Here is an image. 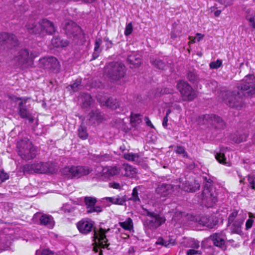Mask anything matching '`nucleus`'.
I'll return each mask as SVG.
<instances>
[{"mask_svg": "<svg viewBox=\"0 0 255 255\" xmlns=\"http://www.w3.org/2000/svg\"><path fill=\"white\" fill-rule=\"evenodd\" d=\"M174 191V186L171 184L162 183L158 185L155 192L161 197H166Z\"/></svg>", "mask_w": 255, "mask_h": 255, "instance_id": "nucleus-18", "label": "nucleus"}, {"mask_svg": "<svg viewBox=\"0 0 255 255\" xmlns=\"http://www.w3.org/2000/svg\"><path fill=\"white\" fill-rule=\"evenodd\" d=\"M199 251L194 249H190L187 251L186 255H194L198 253Z\"/></svg>", "mask_w": 255, "mask_h": 255, "instance_id": "nucleus-60", "label": "nucleus"}, {"mask_svg": "<svg viewBox=\"0 0 255 255\" xmlns=\"http://www.w3.org/2000/svg\"><path fill=\"white\" fill-rule=\"evenodd\" d=\"M121 169L122 174L125 177L132 178L136 173V169L128 164H123Z\"/></svg>", "mask_w": 255, "mask_h": 255, "instance_id": "nucleus-22", "label": "nucleus"}, {"mask_svg": "<svg viewBox=\"0 0 255 255\" xmlns=\"http://www.w3.org/2000/svg\"><path fill=\"white\" fill-rule=\"evenodd\" d=\"M80 84H81V81L80 80H76L74 83L70 85L69 86L71 87V88L74 91H76V89L80 85Z\"/></svg>", "mask_w": 255, "mask_h": 255, "instance_id": "nucleus-56", "label": "nucleus"}, {"mask_svg": "<svg viewBox=\"0 0 255 255\" xmlns=\"http://www.w3.org/2000/svg\"><path fill=\"white\" fill-rule=\"evenodd\" d=\"M144 120L147 126L150 127L152 128H154L153 125L152 124L151 122L150 121L149 118L148 117H145L144 118Z\"/></svg>", "mask_w": 255, "mask_h": 255, "instance_id": "nucleus-59", "label": "nucleus"}, {"mask_svg": "<svg viewBox=\"0 0 255 255\" xmlns=\"http://www.w3.org/2000/svg\"><path fill=\"white\" fill-rule=\"evenodd\" d=\"M203 121L215 127H223L224 123L222 119L219 116L214 114L205 115L203 117Z\"/></svg>", "mask_w": 255, "mask_h": 255, "instance_id": "nucleus-20", "label": "nucleus"}, {"mask_svg": "<svg viewBox=\"0 0 255 255\" xmlns=\"http://www.w3.org/2000/svg\"><path fill=\"white\" fill-rule=\"evenodd\" d=\"M147 215L153 218L149 221L147 225L150 229H155L165 222L166 219L164 217H161L159 214L154 212L147 211Z\"/></svg>", "mask_w": 255, "mask_h": 255, "instance_id": "nucleus-14", "label": "nucleus"}, {"mask_svg": "<svg viewBox=\"0 0 255 255\" xmlns=\"http://www.w3.org/2000/svg\"><path fill=\"white\" fill-rule=\"evenodd\" d=\"M82 108H88L94 102V100L91 96L88 94H84L82 96Z\"/></svg>", "mask_w": 255, "mask_h": 255, "instance_id": "nucleus-34", "label": "nucleus"}, {"mask_svg": "<svg viewBox=\"0 0 255 255\" xmlns=\"http://www.w3.org/2000/svg\"><path fill=\"white\" fill-rule=\"evenodd\" d=\"M110 230V229L107 230L100 228L99 232L97 233L95 229H94V237L97 239L99 242V245H95L93 247V251L95 253H98V255H103V251L101 248H107L108 249L110 244L108 243V240L107 238L106 234Z\"/></svg>", "mask_w": 255, "mask_h": 255, "instance_id": "nucleus-8", "label": "nucleus"}, {"mask_svg": "<svg viewBox=\"0 0 255 255\" xmlns=\"http://www.w3.org/2000/svg\"><path fill=\"white\" fill-rule=\"evenodd\" d=\"M17 111L18 115L22 119L27 117V115L30 114L22 101L18 103Z\"/></svg>", "mask_w": 255, "mask_h": 255, "instance_id": "nucleus-31", "label": "nucleus"}, {"mask_svg": "<svg viewBox=\"0 0 255 255\" xmlns=\"http://www.w3.org/2000/svg\"><path fill=\"white\" fill-rule=\"evenodd\" d=\"M244 220L242 219H237L234 221L231 225V231L233 234H236L238 235L243 234L242 230V226L243 224Z\"/></svg>", "mask_w": 255, "mask_h": 255, "instance_id": "nucleus-26", "label": "nucleus"}, {"mask_svg": "<svg viewBox=\"0 0 255 255\" xmlns=\"http://www.w3.org/2000/svg\"><path fill=\"white\" fill-rule=\"evenodd\" d=\"M63 29L69 38L78 39L82 34L81 28L76 23L72 20L65 23Z\"/></svg>", "mask_w": 255, "mask_h": 255, "instance_id": "nucleus-10", "label": "nucleus"}, {"mask_svg": "<svg viewBox=\"0 0 255 255\" xmlns=\"http://www.w3.org/2000/svg\"><path fill=\"white\" fill-rule=\"evenodd\" d=\"M9 179L8 174L3 170H0V182H3Z\"/></svg>", "mask_w": 255, "mask_h": 255, "instance_id": "nucleus-47", "label": "nucleus"}, {"mask_svg": "<svg viewBox=\"0 0 255 255\" xmlns=\"http://www.w3.org/2000/svg\"><path fill=\"white\" fill-rule=\"evenodd\" d=\"M124 158L128 161H134L136 158V155L132 152L125 153L124 154Z\"/></svg>", "mask_w": 255, "mask_h": 255, "instance_id": "nucleus-46", "label": "nucleus"}, {"mask_svg": "<svg viewBox=\"0 0 255 255\" xmlns=\"http://www.w3.org/2000/svg\"><path fill=\"white\" fill-rule=\"evenodd\" d=\"M36 56L37 55H34L32 52L30 54L27 49L24 48L15 51L11 60L20 67L27 68L32 66Z\"/></svg>", "mask_w": 255, "mask_h": 255, "instance_id": "nucleus-2", "label": "nucleus"}, {"mask_svg": "<svg viewBox=\"0 0 255 255\" xmlns=\"http://www.w3.org/2000/svg\"><path fill=\"white\" fill-rule=\"evenodd\" d=\"M121 172V167L116 166H106L103 169L102 175L110 177L119 175Z\"/></svg>", "mask_w": 255, "mask_h": 255, "instance_id": "nucleus-21", "label": "nucleus"}, {"mask_svg": "<svg viewBox=\"0 0 255 255\" xmlns=\"http://www.w3.org/2000/svg\"><path fill=\"white\" fill-rule=\"evenodd\" d=\"M168 121V117H167V116H165L163 118V121H162V126L164 128H166V127L167 126Z\"/></svg>", "mask_w": 255, "mask_h": 255, "instance_id": "nucleus-62", "label": "nucleus"}, {"mask_svg": "<svg viewBox=\"0 0 255 255\" xmlns=\"http://www.w3.org/2000/svg\"><path fill=\"white\" fill-rule=\"evenodd\" d=\"M248 181L250 187L252 189L255 190V176L252 175H249L248 176Z\"/></svg>", "mask_w": 255, "mask_h": 255, "instance_id": "nucleus-45", "label": "nucleus"}, {"mask_svg": "<svg viewBox=\"0 0 255 255\" xmlns=\"http://www.w3.org/2000/svg\"><path fill=\"white\" fill-rule=\"evenodd\" d=\"M174 90L172 88L165 87L162 89L160 91V94H172L174 93Z\"/></svg>", "mask_w": 255, "mask_h": 255, "instance_id": "nucleus-49", "label": "nucleus"}, {"mask_svg": "<svg viewBox=\"0 0 255 255\" xmlns=\"http://www.w3.org/2000/svg\"><path fill=\"white\" fill-rule=\"evenodd\" d=\"M219 2L227 7L233 4L234 0H219Z\"/></svg>", "mask_w": 255, "mask_h": 255, "instance_id": "nucleus-53", "label": "nucleus"}, {"mask_svg": "<svg viewBox=\"0 0 255 255\" xmlns=\"http://www.w3.org/2000/svg\"><path fill=\"white\" fill-rule=\"evenodd\" d=\"M237 89L241 92V96H252L255 95V84L250 85L249 83H242L237 86Z\"/></svg>", "mask_w": 255, "mask_h": 255, "instance_id": "nucleus-17", "label": "nucleus"}, {"mask_svg": "<svg viewBox=\"0 0 255 255\" xmlns=\"http://www.w3.org/2000/svg\"><path fill=\"white\" fill-rule=\"evenodd\" d=\"M127 61L130 64L131 68L138 67L141 64V58L140 55L132 54L128 57Z\"/></svg>", "mask_w": 255, "mask_h": 255, "instance_id": "nucleus-25", "label": "nucleus"}, {"mask_svg": "<svg viewBox=\"0 0 255 255\" xmlns=\"http://www.w3.org/2000/svg\"><path fill=\"white\" fill-rule=\"evenodd\" d=\"M92 169L88 166H68L62 169V173L71 179L79 178L82 176L89 174Z\"/></svg>", "mask_w": 255, "mask_h": 255, "instance_id": "nucleus-7", "label": "nucleus"}, {"mask_svg": "<svg viewBox=\"0 0 255 255\" xmlns=\"http://www.w3.org/2000/svg\"><path fill=\"white\" fill-rule=\"evenodd\" d=\"M16 151L23 160L29 161L34 159L37 155V148L27 137H23L17 141Z\"/></svg>", "mask_w": 255, "mask_h": 255, "instance_id": "nucleus-1", "label": "nucleus"}, {"mask_svg": "<svg viewBox=\"0 0 255 255\" xmlns=\"http://www.w3.org/2000/svg\"><path fill=\"white\" fill-rule=\"evenodd\" d=\"M100 52H101L100 51H94L92 55V58L91 60H94L97 58L99 57Z\"/></svg>", "mask_w": 255, "mask_h": 255, "instance_id": "nucleus-61", "label": "nucleus"}, {"mask_svg": "<svg viewBox=\"0 0 255 255\" xmlns=\"http://www.w3.org/2000/svg\"><path fill=\"white\" fill-rule=\"evenodd\" d=\"M39 67L53 73L60 71V63L57 59L53 56L44 57L39 60Z\"/></svg>", "mask_w": 255, "mask_h": 255, "instance_id": "nucleus-9", "label": "nucleus"}, {"mask_svg": "<svg viewBox=\"0 0 255 255\" xmlns=\"http://www.w3.org/2000/svg\"><path fill=\"white\" fill-rule=\"evenodd\" d=\"M176 88L180 93L183 101L190 102L197 97L196 92L186 81L179 80L177 82Z\"/></svg>", "mask_w": 255, "mask_h": 255, "instance_id": "nucleus-6", "label": "nucleus"}, {"mask_svg": "<svg viewBox=\"0 0 255 255\" xmlns=\"http://www.w3.org/2000/svg\"><path fill=\"white\" fill-rule=\"evenodd\" d=\"M105 104L107 107L112 110H116L120 107V103L118 100L113 98H108Z\"/></svg>", "mask_w": 255, "mask_h": 255, "instance_id": "nucleus-35", "label": "nucleus"}, {"mask_svg": "<svg viewBox=\"0 0 255 255\" xmlns=\"http://www.w3.org/2000/svg\"><path fill=\"white\" fill-rule=\"evenodd\" d=\"M246 77L249 80L255 81V75L254 74H248L246 76Z\"/></svg>", "mask_w": 255, "mask_h": 255, "instance_id": "nucleus-64", "label": "nucleus"}, {"mask_svg": "<svg viewBox=\"0 0 255 255\" xmlns=\"http://www.w3.org/2000/svg\"><path fill=\"white\" fill-rule=\"evenodd\" d=\"M78 135L82 140H86L88 137L87 128L82 124L80 126L78 129Z\"/></svg>", "mask_w": 255, "mask_h": 255, "instance_id": "nucleus-36", "label": "nucleus"}, {"mask_svg": "<svg viewBox=\"0 0 255 255\" xmlns=\"http://www.w3.org/2000/svg\"><path fill=\"white\" fill-rule=\"evenodd\" d=\"M254 220L251 218L248 219L246 223V230H248L251 229L253 226Z\"/></svg>", "mask_w": 255, "mask_h": 255, "instance_id": "nucleus-54", "label": "nucleus"}, {"mask_svg": "<svg viewBox=\"0 0 255 255\" xmlns=\"http://www.w3.org/2000/svg\"><path fill=\"white\" fill-rule=\"evenodd\" d=\"M238 211L237 210H234L229 216L228 218V226H230L234 221L236 220V218L238 216Z\"/></svg>", "mask_w": 255, "mask_h": 255, "instance_id": "nucleus-41", "label": "nucleus"}, {"mask_svg": "<svg viewBox=\"0 0 255 255\" xmlns=\"http://www.w3.org/2000/svg\"><path fill=\"white\" fill-rule=\"evenodd\" d=\"M132 30H133L132 25V23L131 22H130V23H128V24H127L126 29H125V30L124 32V34L126 36H128L132 33Z\"/></svg>", "mask_w": 255, "mask_h": 255, "instance_id": "nucleus-48", "label": "nucleus"}, {"mask_svg": "<svg viewBox=\"0 0 255 255\" xmlns=\"http://www.w3.org/2000/svg\"><path fill=\"white\" fill-rule=\"evenodd\" d=\"M94 223L89 218H83L76 223V227L79 232L83 235H87L93 228Z\"/></svg>", "mask_w": 255, "mask_h": 255, "instance_id": "nucleus-12", "label": "nucleus"}, {"mask_svg": "<svg viewBox=\"0 0 255 255\" xmlns=\"http://www.w3.org/2000/svg\"><path fill=\"white\" fill-rule=\"evenodd\" d=\"M119 224L123 229L126 230H130L133 228L132 221L130 218H128L125 222H120Z\"/></svg>", "mask_w": 255, "mask_h": 255, "instance_id": "nucleus-37", "label": "nucleus"}, {"mask_svg": "<svg viewBox=\"0 0 255 255\" xmlns=\"http://www.w3.org/2000/svg\"><path fill=\"white\" fill-rule=\"evenodd\" d=\"M36 167L37 173L38 174H53L58 171L56 164L50 162L36 163Z\"/></svg>", "mask_w": 255, "mask_h": 255, "instance_id": "nucleus-11", "label": "nucleus"}, {"mask_svg": "<svg viewBox=\"0 0 255 255\" xmlns=\"http://www.w3.org/2000/svg\"><path fill=\"white\" fill-rule=\"evenodd\" d=\"M51 44L56 48L64 47L68 45L69 42L67 40L61 39L59 36H54L51 40Z\"/></svg>", "mask_w": 255, "mask_h": 255, "instance_id": "nucleus-29", "label": "nucleus"}, {"mask_svg": "<svg viewBox=\"0 0 255 255\" xmlns=\"http://www.w3.org/2000/svg\"><path fill=\"white\" fill-rule=\"evenodd\" d=\"M106 200L115 205H123L127 201L126 195H118L117 196L107 197Z\"/></svg>", "mask_w": 255, "mask_h": 255, "instance_id": "nucleus-28", "label": "nucleus"}, {"mask_svg": "<svg viewBox=\"0 0 255 255\" xmlns=\"http://www.w3.org/2000/svg\"><path fill=\"white\" fill-rule=\"evenodd\" d=\"M84 202L86 206L87 213L88 214L95 212L99 213L103 210L101 206H95L97 202L95 197L86 196L84 197Z\"/></svg>", "mask_w": 255, "mask_h": 255, "instance_id": "nucleus-15", "label": "nucleus"}, {"mask_svg": "<svg viewBox=\"0 0 255 255\" xmlns=\"http://www.w3.org/2000/svg\"><path fill=\"white\" fill-rule=\"evenodd\" d=\"M151 64L155 67L159 69H164L166 64L160 59H155V60L151 61Z\"/></svg>", "mask_w": 255, "mask_h": 255, "instance_id": "nucleus-39", "label": "nucleus"}, {"mask_svg": "<svg viewBox=\"0 0 255 255\" xmlns=\"http://www.w3.org/2000/svg\"><path fill=\"white\" fill-rule=\"evenodd\" d=\"M189 39L190 40V41H189L188 42V44H192V43H194L196 42V41L197 40L196 39V37H192V36H189Z\"/></svg>", "mask_w": 255, "mask_h": 255, "instance_id": "nucleus-63", "label": "nucleus"}, {"mask_svg": "<svg viewBox=\"0 0 255 255\" xmlns=\"http://www.w3.org/2000/svg\"><path fill=\"white\" fill-rule=\"evenodd\" d=\"M187 76L188 80L192 83H194L196 80V76L193 72L189 71L187 73Z\"/></svg>", "mask_w": 255, "mask_h": 255, "instance_id": "nucleus-51", "label": "nucleus"}, {"mask_svg": "<svg viewBox=\"0 0 255 255\" xmlns=\"http://www.w3.org/2000/svg\"><path fill=\"white\" fill-rule=\"evenodd\" d=\"M40 22L34 17H30L28 19L25 24V28L27 32L31 34H40L41 32Z\"/></svg>", "mask_w": 255, "mask_h": 255, "instance_id": "nucleus-16", "label": "nucleus"}, {"mask_svg": "<svg viewBox=\"0 0 255 255\" xmlns=\"http://www.w3.org/2000/svg\"><path fill=\"white\" fill-rule=\"evenodd\" d=\"M0 44L16 47L19 45V43L15 34L8 32H1L0 33Z\"/></svg>", "mask_w": 255, "mask_h": 255, "instance_id": "nucleus-13", "label": "nucleus"}, {"mask_svg": "<svg viewBox=\"0 0 255 255\" xmlns=\"http://www.w3.org/2000/svg\"><path fill=\"white\" fill-rule=\"evenodd\" d=\"M204 178L206 180V183L202 193L201 202L207 208H211L218 202L217 194L212 188V180L210 179L207 180V177Z\"/></svg>", "mask_w": 255, "mask_h": 255, "instance_id": "nucleus-4", "label": "nucleus"}, {"mask_svg": "<svg viewBox=\"0 0 255 255\" xmlns=\"http://www.w3.org/2000/svg\"><path fill=\"white\" fill-rule=\"evenodd\" d=\"M102 43V40L100 38H96L95 42V47H94V51H100V52L101 50L100 49V47L101 46V44Z\"/></svg>", "mask_w": 255, "mask_h": 255, "instance_id": "nucleus-50", "label": "nucleus"}, {"mask_svg": "<svg viewBox=\"0 0 255 255\" xmlns=\"http://www.w3.org/2000/svg\"><path fill=\"white\" fill-rule=\"evenodd\" d=\"M212 240L213 242L214 245L218 247L221 249H225L226 247L225 245V241L218 234H214L211 236Z\"/></svg>", "mask_w": 255, "mask_h": 255, "instance_id": "nucleus-30", "label": "nucleus"}, {"mask_svg": "<svg viewBox=\"0 0 255 255\" xmlns=\"http://www.w3.org/2000/svg\"><path fill=\"white\" fill-rule=\"evenodd\" d=\"M179 186L182 190L188 192H194L200 188L199 183L194 182L193 185L186 180L184 183H183V185H180Z\"/></svg>", "mask_w": 255, "mask_h": 255, "instance_id": "nucleus-27", "label": "nucleus"}, {"mask_svg": "<svg viewBox=\"0 0 255 255\" xmlns=\"http://www.w3.org/2000/svg\"><path fill=\"white\" fill-rule=\"evenodd\" d=\"M141 115L140 114H134L131 113L130 115V123L132 127H135L142 122L140 118Z\"/></svg>", "mask_w": 255, "mask_h": 255, "instance_id": "nucleus-33", "label": "nucleus"}, {"mask_svg": "<svg viewBox=\"0 0 255 255\" xmlns=\"http://www.w3.org/2000/svg\"><path fill=\"white\" fill-rule=\"evenodd\" d=\"M109 187L111 188H112L113 189H121V185L120 183L118 182H112L109 183Z\"/></svg>", "mask_w": 255, "mask_h": 255, "instance_id": "nucleus-55", "label": "nucleus"}, {"mask_svg": "<svg viewBox=\"0 0 255 255\" xmlns=\"http://www.w3.org/2000/svg\"><path fill=\"white\" fill-rule=\"evenodd\" d=\"M104 40L106 42V45L107 48H111L113 46V43L112 41V40H111L109 39V37H105Z\"/></svg>", "mask_w": 255, "mask_h": 255, "instance_id": "nucleus-57", "label": "nucleus"}, {"mask_svg": "<svg viewBox=\"0 0 255 255\" xmlns=\"http://www.w3.org/2000/svg\"><path fill=\"white\" fill-rule=\"evenodd\" d=\"M40 255H56L54 253L48 249L44 250L41 253Z\"/></svg>", "mask_w": 255, "mask_h": 255, "instance_id": "nucleus-58", "label": "nucleus"}, {"mask_svg": "<svg viewBox=\"0 0 255 255\" xmlns=\"http://www.w3.org/2000/svg\"><path fill=\"white\" fill-rule=\"evenodd\" d=\"M241 92L236 91H228L222 93L224 102L231 108L241 110L244 105L243 98Z\"/></svg>", "mask_w": 255, "mask_h": 255, "instance_id": "nucleus-5", "label": "nucleus"}, {"mask_svg": "<svg viewBox=\"0 0 255 255\" xmlns=\"http://www.w3.org/2000/svg\"><path fill=\"white\" fill-rule=\"evenodd\" d=\"M138 191L137 190V187H134L132 190L131 197L130 198V200L134 201V202H137V201H140V199L138 197Z\"/></svg>", "mask_w": 255, "mask_h": 255, "instance_id": "nucleus-44", "label": "nucleus"}, {"mask_svg": "<svg viewBox=\"0 0 255 255\" xmlns=\"http://www.w3.org/2000/svg\"><path fill=\"white\" fill-rule=\"evenodd\" d=\"M248 136V134L244 133L238 134L233 137V140L236 143H241L245 141Z\"/></svg>", "mask_w": 255, "mask_h": 255, "instance_id": "nucleus-38", "label": "nucleus"}, {"mask_svg": "<svg viewBox=\"0 0 255 255\" xmlns=\"http://www.w3.org/2000/svg\"><path fill=\"white\" fill-rule=\"evenodd\" d=\"M175 152L177 154H182L183 157L188 158V155L187 152L186 151L184 147L178 145L176 147L174 150Z\"/></svg>", "mask_w": 255, "mask_h": 255, "instance_id": "nucleus-40", "label": "nucleus"}, {"mask_svg": "<svg viewBox=\"0 0 255 255\" xmlns=\"http://www.w3.org/2000/svg\"><path fill=\"white\" fill-rule=\"evenodd\" d=\"M215 158L220 163L224 164L226 163V158L223 153H217L215 155Z\"/></svg>", "mask_w": 255, "mask_h": 255, "instance_id": "nucleus-42", "label": "nucleus"}, {"mask_svg": "<svg viewBox=\"0 0 255 255\" xmlns=\"http://www.w3.org/2000/svg\"><path fill=\"white\" fill-rule=\"evenodd\" d=\"M36 167V163L32 164H26L22 166V171L24 174H33L37 173Z\"/></svg>", "mask_w": 255, "mask_h": 255, "instance_id": "nucleus-32", "label": "nucleus"}, {"mask_svg": "<svg viewBox=\"0 0 255 255\" xmlns=\"http://www.w3.org/2000/svg\"><path fill=\"white\" fill-rule=\"evenodd\" d=\"M222 64V61L220 59H217L215 61H213L210 62L209 64V66L211 69H218L219 68Z\"/></svg>", "mask_w": 255, "mask_h": 255, "instance_id": "nucleus-43", "label": "nucleus"}, {"mask_svg": "<svg viewBox=\"0 0 255 255\" xmlns=\"http://www.w3.org/2000/svg\"><path fill=\"white\" fill-rule=\"evenodd\" d=\"M40 25L41 32H45L49 35H52L55 32L54 23L46 18H43L40 21Z\"/></svg>", "mask_w": 255, "mask_h": 255, "instance_id": "nucleus-19", "label": "nucleus"}, {"mask_svg": "<svg viewBox=\"0 0 255 255\" xmlns=\"http://www.w3.org/2000/svg\"><path fill=\"white\" fill-rule=\"evenodd\" d=\"M105 69L108 77L112 81H119L126 75V67L121 62H110Z\"/></svg>", "mask_w": 255, "mask_h": 255, "instance_id": "nucleus-3", "label": "nucleus"}, {"mask_svg": "<svg viewBox=\"0 0 255 255\" xmlns=\"http://www.w3.org/2000/svg\"><path fill=\"white\" fill-rule=\"evenodd\" d=\"M156 244L160 245L166 247L170 245V243H167V241H165L162 237H159L157 241L156 242Z\"/></svg>", "mask_w": 255, "mask_h": 255, "instance_id": "nucleus-52", "label": "nucleus"}, {"mask_svg": "<svg viewBox=\"0 0 255 255\" xmlns=\"http://www.w3.org/2000/svg\"><path fill=\"white\" fill-rule=\"evenodd\" d=\"M201 220L204 226L211 229L214 228L218 223V220L215 216H205L202 217Z\"/></svg>", "mask_w": 255, "mask_h": 255, "instance_id": "nucleus-24", "label": "nucleus"}, {"mask_svg": "<svg viewBox=\"0 0 255 255\" xmlns=\"http://www.w3.org/2000/svg\"><path fill=\"white\" fill-rule=\"evenodd\" d=\"M40 225L52 228L54 226L55 222L53 217L49 214H42L39 218Z\"/></svg>", "mask_w": 255, "mask_h": 255, "instance_id": "nucleus-23", "label": "nucleus"}]
</instances>
